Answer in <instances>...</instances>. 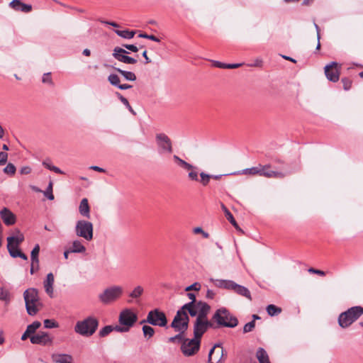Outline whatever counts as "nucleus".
<instances>
[{"label": "nucleus", "instance_id": "obj_49", "mask_svg": "<svg viewBox=\"0 0 363 363\" xmlns=\"http://www.w3.org/2000/svg\"><path fill=\"white\" fill-rule=\"evenodd\" d=\"M42 82L44 84H48L50 86L54 85L50 72H47L43 74L42 78Z\"/></svg>", "mask_w": 363, "mask_h": 363}, {"label": "nucleus", "instance_id": "obj_43", "mask_svg": "<svg viewBox=\"0 0 363 363\" xmlns=\"http://www.w3.org/2000/svg\"><path fill=\"white\" fill-rule=\"evenodd\" d=\"M41 323L39 321H34L31 324L28 325L26 328L28 333L30 335L34 334L35 331L40 327Z\"/></svg>", "mask_w": 363, "mask_h": 363}, {"label": "nucleus", "instance_id": "obj_50", "mask_svg": "<svg viewBox=\"0 0 363 363\" xmlns=\"http://www.w3.org/2000/svg\"><path fill=\"white\" fill-rule=\"evenodd\" d=\"M255 327V322L254 320H251L250 322L246 323L243 327V333H247L253 330Z\"/></svg>", "mask_w": 363, "mask_h": 363}, {"label": "nucleus", "instance_id": "obj_45", "mask_svg": "<svg viewBox=\"0 0 363 363\" xmlns=\"http://www.w3.org/2000/svg\"><path fill=\"white\" fill-rule=\"evenodd\" d=\"M43 194L46 196L49 200L54 199V195L52 194V182H50L46 189L45 191H43Z\"/></svg>", "mask_w": 363, "mask_h": 363}, {"label": "nucleus", "instance_id": "obj_32", "mask_svg": "<svg viewBox=\"0 0 363 363\" xmlns=\"http://www.w3.org/2000/svg\"><path fill=\"white\" fill-rule=\"evenodd\" d=\"M114 32L120 37L125 39H131L134 37L135 34V30H115Z\"/></svg>", "mask_w": 363, "mask_h": 363}, {"label": "nucleus", "instance_id": "obj_18", "mask_svg": "<svg viewBox=\"0 0 363 363\" xmlns=\"http://www.w3.org/2000/svg\"><path fill=\"white\" fill-rule=\"evenodd\" d=\"M0 216L4 224L8 226L14 225L16 222V216L6 207H4L0 211Z\"/></svg>", "mask_w": 363, "mask_h": 363}, {"label": "nucleus", "instance_id": "obj_19", "mask_svg": "<svg viewBox=\"0 0 363 363\" xmlns=\"http://www.w3.org/2000/svg\"><path fill=\"white\" fill-rule=\"evenodd\" d=\"M186 296L191 301L183 305L181 309L188 311L191 317H194L196 315V312L193 310L192 307L195 304L198 305L199 301L196 300V295L194 293L188 292Z\"/></svg>", "mask_w": 363, "mask_h": 363}, {"label": "nucleus", "instance_id": "obj_23", "mask_svg": "<svg viewBox=\"0 0 363 363\" xmlns=\"http://www.w3.org/2000/svg\"><path fill=\"white\" fill-rule=\"evenodd\" d=\"M54 363H72V356L68 354L54 353L51 355Z\"/></svg>", "mask_w": 363, "mask_h": 363}, {"label": "nucleus", "instance_id": "obj_60", "mask_svg": "<svg viewBox=\"0 0 363 363\" xmlns=\"http://www.w3.org/2000/svg\"><path fill=\"white\" fill-rule=\"evenodd\" d=\"M272 177L274 178H283L286 176V174H284V172L275 171H272Z\"/></svg>", "mask_w": 363, "mask_h": 363}, {"label": "nucleus", "instance_id": "obj_64", "mask_svg": "<svg viewBox=\"0 0 363 363\" xmlns=\"http://www.w3.org/2000/svg\"><path fill=\"white\" fill-rule=\"evenodd\" d=\"M13 254L16 257H20V258L23 259V260L28 259V256L26 254H24L23 252H22L21 251L18 252V253H16V254L13 253Z\"/></svg>", "mask_w": 363, "mask_h": 363}, {"label": "nucleus", "instance_id": "obj_59", "mask_svg": "<svg viewBox=\"0 0 363 363\" xmlns=\"http://www.w3.org/2000/svg\"><path fill=\"white\" fill-rule=\"evenodd\" d=\"M308 272L313 273V274H316L320 275V276H325V272L324 271H322V270H320V269H314V268H310L308 269Z\"/></svg>", "mask_w": 363, "mask_h": 363}, {"label": "nucleus", "instance_id": "obj_47", "mask_svg": "<svg viewBox=\"0 0 363 363\" xmlns=\"http://www.w3.org/2000/svg\"><path fill=\"white\" fill-rule=\"evenodd\" d=\"M43 324L45 328H55L59 326L57 322L52 319H45L43 321Z\"/></svg>", "mask_w": 363, "mask_h": 363}, {"label": "nucleus", "instance_id": "obj_38", "mask_svg": "<svg viewBox=\"0 0 363 363\" xmlns=\"http://www.w3.org/2000/svg\"><path fill=\"white\" fill-rule=\"evenodd\" d=\"M273 170L270 169V167L269 165L260 166L259 167V174L260 176H264L268 178H272V172Z\"/></svg>", "mask_w": 363, "mask_h": 363}, {"label": "nucleus", "instance_id": "obj_57", "mask_svg": "<svg viewBox=\"0 0 363 363\" xmlns=\"http://www.w3.org/2000/svg\"><path fill=\"white\" fill-rule=\"evenodd\" d=\"M123 47L134 52H137L138 51V48L135 45L123 44Z\"/></svg>", "mask_w": 363, "mask_h": 363}, {"label": "nucleus", "instance_id": "obj_48", "mask_svg": "<svg viewBox=\"0 0 363 363\" xmlns=\"http://www.w3.org/2000/svg\"><path fill=\"white\" fill-rule=\"evenodd\" d=\"M16 168L12 163H9L4 169V172L9 175H13L16 172Z\"/></svg>", "mask_w": 363, "mask_h": 363}, {"label": "nucleus", "instance_id": "obj_28", "mask_svg": "<svg viewBox=\"0 0 363 363\" xmlns=\"http://www.w3.org/2000/svg\"><path fill=\"white\" fill-rule=\"evenodd\" d=\"M117 72L121 74L126 80L134 82L136 80V75L130 71H125L118 67H113Z\"/></svg>", "mask_w": 363, "mask_h": 363}, {"label": "nucleus", "instance_id": "obj_40", "mask_svg": "<svg viewBox=\"0 0 363 363\" xmlns=\"http://www.w3.org/2000/svg\"><path fill=\"white\" fill-rule=\"evenodd\" d=\"M142 330L144 336L147 339L152 337L155 334V329L150 325H143Z\"/></svg>", "mask_w": 363, "mask_h": 363}, {"label": "nucleus", "instance_id": "obj_24", "mask_svg": "<svg viewBox=\"0 0 363 363\" xmlns=\"http://www.w3.org/2000/svg\"><path fill=\"white\" fill-rule=\"evenodd\" d=\"M214 354H216L218 356H220L219 359H218V362H220L221 359L223 356V354H224V350L222 347H220V344L215 345L209 351L208 357V363H213L212 362V356Z\"/></svg>", "mask_w": 363, "mask_h": 363}, {"label": "nucleus", "instance_id": "obj_58", "mask_svg": "<svg viewBox=\"0 0 363 363\" xmlns=\"http://www.w3.org/2000/svg\"><path fill=\"white\" fill-rule=\"evenodd\" d=\"M113 330H116L117 332H120V333H125V332H128L129 330V328H128L127 326H118V325H116L115 327H113Z\"/></svg>", "mask_w": 363, "mask_h": 363}, {"label": "nucleus", "instance_id": "obj_37", "mask_svg": "<svg viewBox=\"0 0 363 363\" xmlns=\"http://www.w3.org/2000/svg\"><path fill=\"white\" fill-rule=\"evenodd\" d=\"M116 94L117 97L119 99V100L121 101V103L128 109V111L133 115H135V112L133 109V108L130 106V103L128 102V99L126 98H125L123 96H122V94L118 92H116Z\"/></svg>", "mask_w": 363, "mask_h": 363}, {"label": "nucleus", "instance_id": "obj_7", "mask_svg": "<svg viewBox=\"0 0 363 363\" xmlns=\"http://www.w3.org/2000/svg\"><path fill=\"white\" fill-rule=\"evenodd\" d=\"M123 290L121 286H113L106 289L99 296V300L105 304H108L119 298L123 294Z\"/></svg>", "mask_w": 363, "mask_h": 363}, {"label": "nucleus", "instance_id": "obj_62", "mask_svg": "<svg viewBox=\"0 0 363 363\" xmlns=\"http://www.w3.org/2000/svg\"><path fill=\"white\" fill-rule=\"evenodd\" d=\"M262 63H263L262 60L259 58H257L255 60L254 63L249 65V66L260 67L262 66Z\"/></svg>", "mask_w": 363, "mask_h": 363}, {"label": "nucleus", "instance_id": "obj_4", "mask_svg": "<svg viewBox=\"0 0 363 363\" xmlns=\"http://www.w3.org/2000/svg\"><path fill=\"white\" fill-rule=\"evenodd\" d=\"M23 298L28 314L31 316L35 315L42 306L38 290L34 288L26 290L23 293Z\"/></svg>", "mask_w": 363, "mask_h": 363}, {"label": "nucleus", "instance_id": "obj_6", "mask_svg": "<svg viewBox=\"0 0 363 363\" xmlns=\"http://www.w3.org/2000/svg\"><path fill=\"white\" fill-rule=\"evenodd\" d=\"M75 233L78 237L83 238L87 241L93 238V224L87 220H79L75 226Z\"/></svg>", "mask_w": 363, "mask_h": 363}, {"label": "nucleus", "instance_id": "obj_17", "mask_svg": "<svg viewBox=\"0 0 363 363\" xmlns=\"http://www.w3.org/2000/svg\"><path fill=\"white\" fill-rule=\"evenodd\" d=\"M198 306L199 308V312L197 315L195 316L196 317V320L200 322L209 321L208 320V314L211 310L210 305L204 301H199Z\"/></svg>", "mask_w": 363, "mask_h": 363}, {"label": "nucleus", "instance_id": "obj_1", "mask_svg": "<svg viewBox=\"0 0 363 363\" xmlns=\"http://www.w3.org/2000/svg\"><path fill=\"white\" fill-rule=\"evenodd\" d=\"M211 320L214 325V329L223 327L233 328L239 323L238 319L225 307L218 308Z\"/></svg>", "mask_w": 363, "mask_h": 363}, {"label": "nucleus", "instance_id": "obj_41", "mask_svg": "<svg viewBox=\"0 0 363 363\" xmlns=\"http://www.w3.org/2000/svg\"><path fill=\"white\" fill-rule=\"evenodd\" d=\"M108 82L112 85V86H114L116 87H118V86L120 85V82H121V80H120V78L116 74H111L108 75Z\"/></svg>", "mask_w": 363, "mask_h": 363}, {"label": "nucleus", "instance_id": "obj_10", "mask_svg": "<svg viewBox=\"0 0 363 363\" xmlns=\"http://www.w3.org/2000/svg\"><path fill=\"white\" fill-rule=\"evenodd\" d=\"M156 142L158 146V152L160 154H171L172 152L173 148L172 141L164 133L157 134Z\"/></svg>", "mask_w": 363, "mask_h": 363}, {"label": "nucleus", "instance_id": "obj_51", "mask_svg": "<svg viewBox=\"0 0 363 363\" xmlns=\"http://www.w3.org/2000/svg\"><path fill=\"white\" fill-rule=\"evenodd\" d=\"M201 289V284L199 282H195L185 288V291H199Z\"/></svg>", "mask_w": 363, "mask_h": 363}, {"label": "nucleus", "instance_id": "obj_36", "mask_svg": "<svg viewBox=\"0 0 363 363\" xmlns=\"http://www.w3.org/2000/svg\"><path fill=\"white\" fill-rule=\"evenodd\" d=\"M267 312L269 315L274 316L279 314L281 312V308L274 305V304H269L267 306Z\"/></svg>", "mask_w": 363, "mask_h": 363}, {"label": "nucleus", "instance_id": "obj_9", "mask_svg": "<svg viewBox=\"0 0 363 363\" xmlns=\"http://www.w3.org/2000/svg\"><path fill=\"white\" fill-rule=\"evenodd\" d=\"M201 342L194 337L189 339L185 337L182 345L181 351L185 357H191L196 354L200 349Z\"/></svg>", "mask_w": 363, "mask_h": 363}, {"label": "nucleus", "instance_id": "obj_39", "mask_svg": "<svg viewBox=\"0 0 363 363\" xmlns=\"http://www.w3.org/2000/svg\"><path fill=\"white\" fill-rule=\"evenodd\" d=\"M185 338V334L182 333H178L174 336L170 337L168 339V342L171 343H182L184 339Z\"/></svg>", "mask_w": 363, "mask_h": 363}, {"label": "nucleus", "instance_id": "obj_31", "mask_svg": "<svg viewBox=\"0 0 363 363\" xmlns=\"http://www.w3.org/2000/svg\"><path fill=\"white\" fill-rule=\"evenodd\" d=\"M221 208L222 210L224 211L225 213V217L227 218V220L236 228V229H238L239 227H238V225L236 222V220H235L233 214L230 212V211L227 208V207L223 204L222 203L221 204Z\"/></svg>", "mask_w": 363, "mask_h": 363}, {"label": "nucleus", "instance_id": "obj_54", "mask_svg": "<svg viewBox=\"0 0 363 363\" xmlns=\"http://www.w3.org/2000/svg\"><path fill=\"white\" fill-rule=\"evenodd\" d=\"M259 167H254L252 168H247L243 170L244 174H259Z\"/></svg>", "mask_w": 363, "mask_h": 363}, {"label": "nucleus", "instance_id": "obj_22", "mask_svg": "<svg viewBox=\"0 0 363 363\" xmlns=\"http://www.w3.org/2000/svg\"><path fill=\"white\" fill-rule=\"evenodd\" d=\"M55 279L54 275L52 272L48 273L47 274L45 280L43 281V286L45 288V292L48 294L50 297L53 296V284H54Z\"/></svg>", "mask_w": 363, "mask_h": 363}, {"label": "nucleus", "instance_id": "obj_27", "mask_svg": "<svg viewBox=\"0 0 363 363\" xmlns=\"http://www.w3.org/2000/svg\"><path fill=\"white\" fill-rule=\"evenodd\" d=\"M256 357L259 363H271L267 352L262 347H259L257 349L256 352Z\"/></svg>", "mask_w": 363, "mask_h": 363}, {"label": "nucleus", "instance_id": "obj_52", "mask_svg": "<svg viewBox=\"0 0 363 363\" xmlns=\"http://www.w3.org/2000/svg\"><path fill=\"white\" fill-rule=\"evenodd\" d=\"M138 37L149 39L157 43L160 42V39L153 35H148L147 33H140Z\"/></svg>", "mask_w": 363, "mask_h": 363}, {"label": "nucleus", "instance_id": "obj_56", "mask_svg": "<svg viewBox=\"0 0 363 363\" xmlns=\"http://www.w3.org/2000/svg\"><path fill=\"white\" fill-rule=\"evenodd\" d=\"M31 171H32V169L30 167L24 166L20 169L19 172L21 174H29L31 172Z\"/></svg>", "mask_w": 363, "mask_h": 363}, {"label": "nucleus", "instance_id": "obj_15", "mask_svg": "<svg viewBox=\"0 0 363 363\" xmlns=\"http://www.w3.org/2000/svg\"><path fill=\"white\" fill-rule=\"evenodd\" d=\"M137 320V315L129 309L123 311L119 315V323L129 328L135 324Z\"/></svg>", "mask_w": 363, "mask_h": 363}, {"label": "nucleus", "instance_id": "obj_5", "mask_svg": "<svg viewBox=\"0 0 363 363\" xmlns=\"http://www.w3.org/2000/svg\"><path fill=\"white\" fill-rule=\"evenodd\" d=\"M186 311L179 309L170 325L176 332L185 334L189 328V317Z\"/></svg>", "mask_w": 363, "mask_h": 363}, {"label": "nucleus", "instance_id": "obj_42", "mask_svg": "<svg viewBox=\"0 0 363 363\" xmlns=\"http://www.w3.org/2000/svg\"><path fill=\"white\" fill-rule=\"evenodd\" d=\"M199 175L200 179H199V182L203 186H207L210 182V179H211L212 174H206L205 172H201Z\"/></svg>", "mask_w": 363, "mask_h": 363}, {"label": "nucleus", "instance_id": "obj_20", "mask_svg": "<svg viewBox=\"0 0 363 363\" xmlns=\"http://www.w3.org/2000/svg\"><path fill=\"white\" fill-rule=\"evenodd\" d=\"M9 7L16 11L29 13L32 11V6L22 2L21 0H12L9 3Z\"/></svg>", "mask_w": 363, "mask_h": 363}, {"label": "nucleus", "instance_id": "obj_11", "mask_svg": "<svg viewBox=\"0 0 363 363\" xmlns=\"http://www.w3.org/2000/svg\"><path fill=\"white\" fill-rule=\"evenodd\" d=\"M17 236H10L7 238V249L11 257L16 258L13 253H18L21 250L18 245L24 240V236L19 230H16Z\"/></svg>", "mask_w": 363, "mask_h": 363}, {"label": "nucleus", "instance_id": "obj_14", "mask_svg": "<svg viewBox=\"0 0 363 363\" xmlns=\"http://www.w3.org/2000/svg\"><path fill=\"white\" fill-rule=\"evenodd\" d=\"M127 54H128V52L125 49L120 47H116L113 49L112 55L116 60L125 64L134 65L137 63L136 59L128 56Z\"/></svg>", "mask_w": 363, "mask_h": 363}, {"label": "nucleus", "instance_id": "obj_21", "mask_svg": "<svg viewBox=\"0 0 363 363\" xmlns=\"http://www.w3.org/2000/svg\"><path fill=\"white\" fill-rule=\"evenodd\" d=\"M230 290L233 291L235 293L244 296L249 300H252L250 291L247 288L244 286L236 284L233 281Z\"/></svg>", "mask_w": 363, "mask_h": 363}, {"label": "nucleus", "instance_id": "obj_30", "mask_svg": "<svg viewBox=\"0 0 363 363\" xmlns=\"http://www.w3.org/2000/svg\"><path fill=\"white\" fill-rule=\"evenodd\" d=\"M70 250L72 253H82L86 251V247L81 241L76 240L73 241Z\"/></svg>", "mask_w": 363, "mask_h": 363}, {"label": "nucleus", "instance_id": "obj_55", "mask_svg": "<svg viewBox=\"0 0 363 363\" xmlns=\"http://www.w3.org/2000/svg\"><path fill=\"white\" fill-rule=\"evenodd\" d=\"M8 160V154L5 152H0V165L6 163Z\"/></svg>", "mask_w": 363, "mask_h": 363}, {"label": "nucleus", "instance_id": "obj_13", "mask_svg": "<svg viewBox=\"0 0 363 363\" xmlns=\"http://www.w3.org/2000/svg\"><path fill=\"white\" fill-rule=\"evenodd\" d=\"M214 329V325L211 320L210 321L200 322L195 320L194 323V336L201 341L203 335L209 329Z\"/></svg>", "mask_w": 363, "mask_h": 363}, {"label": "nucleus", "instance_id": "obj_26", "mask_svg": "<svg viewBox=\"0 0 363 363\" xmlns=\"http://www.w3.org/2000/svg\"><path fill=\"white\" fill-rule=\"evenodd\" d=\"M79 211L84 217L87 218L90 217V207L87 199L84 198L81 201L79 206Z\"/></svg>", "mask_w": 363, "mask_h": 363}, {"label": "nucleus", "instance_id": "obj_44", "mask_svg": "<svg viewBox=\"0 0 363 363\" xmlns=\"http://www.w3.org/2000/svg\"><path fill=\"white\" fill-rule=\"evenodd\" d=\"M113 330V326L106 325L100 330V331L99 333V335L101 337H106L108 334H110Z\"/></svg>", "mask_w": 363, "mask_h": 363}, {"label": "nucleus", "instance_id": "obj_3", "mask_svg": "<svg viewBox=\"0 0 363 363\" xmlns=\"http://www.w3.org/2000/svg\"><path fill=\"white\" fill-rule=\"evenodd\" d=\"M362 315H363V307L352 306L339 315L338 325L342 328H347L357 320Z\"/></svg>", "mask_w": 363, "mask_h": 363}, {"label": "nucleus", "instance_id": "obj_2", "mask_svg": "<svg viewBox=\"0 0 363 363\" xmlns=\"http://www.w3.org/2000/svg\"><path fill=\"white\" fill-rule=\"evenodd\" d=\"M99 326V320L94 316H88L82 320H79L74 325V332L84 337H91Z\"/></svg>", "mask_w": 363, "mask_h": 363}, {"label": "nucleus", "instance_id": "obj_8", "mask_svg": "<svg viewBox=\"0 0 363 363\" xmlns=\"http://www.w3.org/2000/svg\"><path fill=\"white\" fill-rule=\"evenodd\" d=\"M146 321L147 323L159 327H167V318L165 313L158 308L148 312Z\"/></svg>", "mask_w": 363, "mask_h": 363}, {"label": "nucleus", "instance_id": "obj_53", "mask_svg": "<svg viewBox=\"0 0 363 363\" xmlns=\"http://www.w3.org/2000/svg\"><path fill=\"white\" fill-rule=\"evenodd\" d=\"M341 82L343 84V89L345 91H348L351 88L352 81L350 79H348L347 77H344V78H342Z\"/></svg>", "mask_w": 363, "mask_h": 363}, {"label": "nucleus", "instance_id": "obj_35", "mask_svg": "<svg viewBox=\"0 0 363 363\" xmlns=\"http://www.w3.org/2000/svg\"><path fill=\"white\" fill-rule=\"evenodd\" d=\"M173 160L177 164L178 166L184 168V169L192 168V164L186 162V161L181 159L179 156L176 155L173 156Z\"/></svg>", "mask_w": 363, "mask_h": 363}, {"label": "nucleus", "instance_id": "obj_29", "mask_svg": "<svg viewBox=\"0 0 363 363\" xmlns=\"http://www.w3.org/2000/svg\"><path fill=\"white\" fill-rule=\"evenodd\" d=\"M39 252H40V246L38 244H36L31 251L30 259H31V262L33 263V267L36 266L37 268H38V265H39V259H38Z\"/></svg>", "mask_w": 363, "mask_h": 363}, {"label": "nucleus", "instance_id": "obj_25", "mask_svg": "<svg viewBox=\"0 0 363 363\" xmlns=\"http://www.w3.org/2000/svg\"><path fill=\"white\" fill-rule=\"evenodd\" d=\"M209 281L218 288L230 290L233 281L228 279H217L211 278Z\"/></svg>", "mask_w": 363, "mask_h": 363}, {"label": "nucleus", "instance_id": "obj_46", "mask_svg": "<svg viewBox=\"0 0 363 363\" xmlns=\"http://www.w3.org/2000/svg\"><path fill=\"white\" fill-rule=\"evenodd\" d=\"M0 301H4L6 303H9L11 301L10 293L1 289L0 291Z\"/></svg>", "mask_w": 363, "mask_h": 363}, {"label": "nucleus", "instance_id": "obj_61", "mask_svg": "<svg viewBox=\"0 0 363 363\" xmlns=\"http://www.w3.org/2000/svg\"><path fill=\"white\" fill-rule=\"evenodd\" d=\"M216 296V293L211 290V289H208L207 291H206V297L208 299H213L214 297Z\"/></svg>", "mask_w": 363, "mask_h": 363}, {"label": "nucleus", "instance_id": "obj_16", "mask_svg": "<svg viewBox=\"0 0 363 363\" xmlns=\"http://www.w3.org/2000/svg\"><path fill=\"white\" fill-rule=\"evenodd\" d=\"M30 342L32 344L48 345L52 343V338L50 337L46 332H39L30 336Z\"/></svg>", "mask_w": 363, "mask_h": 363}, {"label": "nucleus", "instance_id": "obj_34", "mask_svg": "<svg viewBox=\"0 0 363 363\" xmlns=\"http://www.w3.org/2000/svg\"><path fill=\"white\" fill-rule=\"evenodd\" d=\"M186 170L189 171V172L188 174V178L189 180L194 181V182H199V174L197 167L192 165V168L187 169Z\"/></svg>", "mask_w": 363, "mask_h": 363}, {"label": "nucleus", "instance_id": "obj_12", "mask_svg": "<svg viewBox=\"0 0 363 363\" xmlns=\"http://www.w3.org/2000/svg\"><path fill=\"white\" fill-rule=\"evenodd\" d=\"M341 65L336 62H331L324 67L326 78L333 82H337L340 79Z\"/></svg>", "mask_w": 363, "mask_h": 363}, {"label": "nucleus", "instance_id": "obj_63", "mask_svg": "<svg viewBox=\"0 0 363 363\" xmlns=\"http://www.w3.org/2000/svg\"><path fill=\"white\" fill-rule=\"evenodd\" d=\"M213 65L215 67H218V68L227 69L226 68L227 64L220 62L219 61H214Z\"/></svg>", "mask_w": 363, "mask_h": 363}, {"label": "nucleus", "instance_id": "obj_33", "mask_svg": "<svg viewBox=\"0 0 363 363\" xmlns=\"http://www.w3.org/2000/svg\"><path fill=\"white\" fill-rule=\"evenodd\" d=\"M143 287L141 286H137L133 289V290L131 292H130L128 296L133 299H138L143 295Z\"/></svg>", "mask_w": 363, "mask_h": 363}]
</instances>
